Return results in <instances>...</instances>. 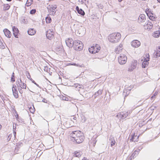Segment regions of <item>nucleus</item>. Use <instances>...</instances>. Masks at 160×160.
I'll list each match as a JSON object with an SVG mask.
<instances>
[{"label": "nucleus", "mask_w": 160, "mask_h": 160, "mask_svg": "<svg viewBox=\"0 0 160 160\" xmlns=\"http://www.w3.org/2000/svg\"><path fill=\"white\" fill-rule=\"evenodd\" d=\"M70 140L74 142L79 144L83 142L84 137L83 133L80 132L74 131L70 134Z\"/></svg>", "instance_id": "f257e3e1"}, {"label": "nucleus", "mask_w": 160, "mask_h": 160, "mask_svg": "<svg viewBox=\"0 0 160 160\" xmlns=\"http://www.w3.org/2000/svg\"><path fill=\"white\" fill-rule=\"evenodd\" d=\"M121 37V34L117 32L110 34L108 39L109 42L114 43L118 42L120 40Z\"/></svg>", "instance_id": "f03ea898"}, {"label": "nucleus", "mask_w": 160, "mask_h": 160, "mask_svg": "<svg viewBox=\"0 0 160 160\" xmlns=\"http://www.w3.org/2000/svg\"><path fill=\"white\" fill-rule=\"evenodd\" d=\"M73 48L76 50L80 51L83 48V44L81 41L75 40L73 42Z\"/></svg>", "instance_id": "7ed1b4c3"}, {"label": "nucleus", "mask_w": 160, "mask_h": 160, "mask_svg": "<svg viewBox=\"0 0 160 160\" xmlns=\"http://www.w3.org/2000/svg\"><path fill=\"white\" fill-rule=\"evenodd\" d=\"M127 59V56L124 54H121L118 58V62L121 65L125 64Z\"/></svg>", "instance_id": "20e7f679"}, {"label": "nucleus", "mask_w": 160, "mask_h": 160, "mask_svg": "<svg viewBox=\"0 0 160 160\" xmlns=\"http://www.w3.org/2000/svg\"><path fill=\"white\" fill-rule=\"evenodd\" d=\"M128 115V112H122L118 113L117 117L118 118H120L121 119H124L126 118Z\"/></svg>", "instance_id": "39448f33"}, {"label": "nucleus", "mask_w": 160, "mask_h": 160, "mask_svg": "<svg viewBox=\"0 0 160 160\" xmlns=\"http://www.w3.org/2000/svg\"><path fill=\"white\" fill-rule=\"evenodd\" d=\"M57 7L56 5H52L49 6V8H48L50 11V13H51L52 12V14L54 15L56 13L55 9Z\"/></svg>", "instance_id": "423d86ee"}, {"label": "nucleus", "mask_w": 160, "mask_h": 160, "mask_svg": "<svg viewBox=\"0 0 160 160\" xmlns=\"http://www.w3.org/2000/svg\"><path fill=\"white\" fill-rule=\"evenodd\" d=\"M12 91L13 94L16 98H18V92L16 86L15 85H13L12 87Z\"/></svg>", "instance_id": "0eeeda50"}, {"label": "nucleus", "mask_w": 160, "mask_h": 160, "mask_svg": "<svg viewBox=\"0 0 160 160\" xmlns=\"http://www.w3.org/2000/svg\"><path fill=\"white\" fill-rule=\"evenodd\" d=\"M67 45L69 48H72L73 46V42L74 41L72 39L68 38V39L65 41Z\"/></svg>", "instance_id": "6e6552de"}, {"label": "nucleus", "mask_w": 160, "mask_h": 160, "mask_svg": "<svg viewBox=\"0 0 160 160\" xmlns=\"http://www.w3.org/2000/svg\"><path fill=\"white\" fill-rule=\"evenodd\" d=\"M153 26V24L152 22H150L148 20V22L146 23H145V24L144 25V28L145 29H151L152 28Z\"/></svg>", "instance_id": "1a4fd4ad"}, {"label": "nucleus", "mask_w": 160, "mask_h": 160, "mask_svg": "<svg viewBox=\"0 0 160 160\" xmlns=\"http://www.w3.org/2000/svg\"><path fill=\"white\" fill-rule=\"evenodd\" d=\"M131 45L133 47L137 48L140 46V42L137 40H134L131 42Z\"/></svg>", "instance_id": "9d476101"}, {"label": "nucleus", "mask_w": 160, "mask_h": 160, "mask_svg": "<svg viewBox=\"0 0 160 160\" xmlns=\"http://www.w3.org/2000/svg\"><path fill=\"white\" fill-rule=\"evenodd\" d=\"M146 16L144 14H141L138 19V22L141 23L142 22H144L146 19Z\"/></svg>", "instance_id": "9b49d317"}, {"label": "nucleus", "mask_w": 160, "mask_h": 160, "mask_svg": "<svg viewBox=\"0 0 160 160\" xmlns=\"http://www.w3.org/2000/svg\"><path fill=\"white\" fill-rule=\"evenodd\" d=\"M12 31L13 32V34L14 37L16 38H18V34L19 32V30L15 26L12 27Z\"/></svg>", "instance_id": "f8f14e48"}, {"label": "nucleus", "mask_w": 160, "mask_h": 160, "mask_svg": "<svg viewBox=\"0 0 160 160\" xmlns=\"http://www.w3.org/2000/svg\"><path fill=\"white\" fill-rule=\"evenodd\" d=\"M46 36L48 39L51 40L53 37V32L50 30L48 31L47 32Z\"/></svg>", "instance_id": "ddd939ff"}, {"label": "nucleus", "mask_w": 160, "mask_h": 160, "mask_svg": "<svg viewBox=\"0 0 160 160\" xmlns=\"http://www.w3.org/2000/svg\"><path fill=\"white\" fill-rule=\"evenodd\" d=\"M76 10L77 12L79 14L83 16L85 14V13L84 11L81 8H79V7L78 6L76 7Z\"/></svg>", "instance_id": "4468645a"}, {"label": "nucleus", "mask_w": 160, "mask_h": 160, "mask_svg": "<svg viewBox=\"0 0 160 160\" xmlns=\"http://www.w3.org/2000/svg\"><path fill=\"white\" fill-rule=\"evenodd\" d=\"M5 35L8 38H10L11 36V32L8 29H5L3 31Z\"/></svg>", "instance_id": "2eb2a0df"}, {"label": "nucleus", "mask_w": 160, "mask_h": 160, "mask_svg": "<svg viewBox=\"0 0 160 160\" xmlns=\"http://www.w3.org/2000/svg\"><path fill=\"white\" fill-rule=\"evenodd\" d=\"M28 33L30 35H33L35 34L36 32V31L34 29H29L28 31Z\"/></svg>", "instance_id": "dca6fc26"}, {"label": "nucleus", "mask_w": 160, "mask_h": 160, "mask_svg": "<svg viewBox=\"0 0 160 160\" xmlns=\"http://www.w3.org/2000/svg\"><path fill=\"white\" fill-rule=\"evenodd\" d=\"M132 137L130 139V141L131 142L133 141L134 142H137L138 141V138H139V136H138L137 137V139H135V134L134 133L133 134L131 135Z\"/></svg>", "instance_id": "f3484780"}, {"label": "nucleus", "mask_w": 160, "mask_h": 160, "mask_svg": "<svg viewBox=\"0 0 160 160\" xmlns=\"http://www.w3.org/2000/svg\"><path fill=\"white\" fill-rule=\"evenodd\" d=\"M88 50L92 54H95L97 52V51H95V48L94 46H92L90 48H89Z\"/></svg>", "instance_id": "a211bd4d"}, {"label": "nucleus", "mask_w": 160, "mask_h": 160, "mask_svg": "<svg viewBox=\"0 0 160 160\" xmlns=\"http://www.w3.org/2000/svg\"><path fill=\"white\" fill-rule=\"evenodd\" d=\"M149 59L147 60L146 59H145V60L142 62V68H145L148 65V61Z\"/></svg>", "instance_id": "6ab92c4d"}, {"label": "nucleus", "mask_w": 160, "mask_h": 160, "mask_svg": "<svg viewBox=\"0 0 160 160\" xmlns=\"http://www.w3.org/2000/svg\"><path fill=\"white\" fill-rule=\"evenodd\" d=\"M137 63L138 62L137 60H133L132 61V63H131L130 65L132 66V67L134 69L136 68Z\"/></svg>", "instance_id": "aec40b11"}, {"label": "nucleus", "mask_w": 160, "mask_h": 160, "mask_svg": "<svg viewBox=\"0 0 160 160\" xmlns=\"http://www.w3.org/2000/svg\"><path fill=\"white\" fill-rule=\"evenodd\" d=\"M102 90L99 89L93 95L95 98H96L98 96L102 94Z\"/></svg>", "instance_id": "412c9836"}, {"label": "nucleus", "mask_w": 160, "mask_h": 160, "mask_svg": "<svg viewBox=\"0 0 160 160\" xmlns=\"http://www.w3.org/2000/svg\"><path fill=\"white\" fill-rule=\"evenodd\" d=\"M3 6V10L4 11L8 10L10 7V5H9L8 4H4Z\"/></svg>", "instance_id": "4be33fe9"}, {"label": "nucleus", "mask_w": 160, "mask_h": 160, "mask_svg": "<svg viewBox=\"0 0 160 160\" xmlns=\"http://www.w3.org/2000/svg\"><path fill=\"white\" fill-rule=\"evenodd\" d=\"M73 86L75 88H83V86L81 85L78 83H76L73 85Z\"/></svg>", "instance_id": "5701e85b"}, {"label": "nucleus", "mask_w": 160, "mask_h": 160, "mask_svg": "<svg viewBox=\"0 0 160 160\" xmlns=\"http://www.w3.org/2000/svg\"><path fill=\"white\" fill-rule=\"evenodd\" d=\"M153 36L154 37L157 38L160 36V31H157L153 33Z\"/></svg>", "instance_id": "b1692460"}, {"label": "nucleus", "mask_w": 160, "mask_h": 160, "mask_svg": "<svg viewBox=\"0 0 160 160\" xmlns=\"http://www.w3.org/2000/svg\"><path fill=\"white\" fill-rule=\"evenodd\" d=\"M154 54L155 56V58L159 57H160V52L159 50H157L155 51Z\"/></svg>", "instance_id": "393cba45"}, {"label": "nucleus", "mask_w": 160, "mask_h": 160, "mask_svg": "<svg viewBox=\"0 0 160 160\" xmlns=\"http://www.w3.org/2000/svg\"><path fill=\"white\" fill-rule=\"evenodd\" d=\"M21 21L24 23H27L28 22V20L25 17H22L21 18Z\"/></svg>", "instance_id": "a878e982"}, {"label": "nucleus", "mask_w": 160, "mask_h": 160, "mask_svg": "<svg viewBox=\"0 0 160 160\" xmlns=\"http://www.w3.org/2000/svg\"><path fill=\"white\" fill-rule=\"evenodd\" d=\"M110 140L111 141V147H112L115 145V142L113 137L110 138Z\"/></svg>", "instance_id": "bb28decb"}, {"label": "nucleus", "mask_w": 160, "mask_h": 160, "mask_svg": "<svg viewBox=\"0 0 160 160\" xmlns=\"http://www.w3.org/2000/svg\"><path fill=\"white\" fill-rule=\"evenodd\" d=\"M94 47L95 48V51H97V52H98L99 51L101 48V47L99 45L97 44H96L95 46H94Z\"/></svg>", "instance_id": "cd10ccee"}, {"label": "nucleus", "mask_w": 160, "mask_h": 160, "mask_svg": "<svg viewBox=\"0 0 160 160\" xmlns=\"http://www.w3.org/2000/svg\"><path fill=\"white\" fill-rule=\"evenodd\" d=\"M19 86L22 88L26 89V85L24 82H23L22 83H21L20 84H19Z\"/></svg>", "instance_id": "c85d7f7f"}, {"label": "nucleus", "mask_w": 160, "mask_h": 160, "mask_svg": "<svg viewBox=\"0 0 160 160\" xmlns=\"http://www.w3.org/2000/svg\"><path fill=\"white\" fill-rule=\"evenodd\" d=\"M32 2V0H27L26 4V6L27 7H29L31 5Z\"/></svg>", "instance_id": "c756f323"}, {"label": "nucleus", "mask_w": 160, "mask_h": 160, "mask_svg": "<svg viewBox=\"0 0 160 160\" xmlns=\"http://www.w3.org/2000/svg\"><path fill=\"white\" fill-rule=\"evenodd\" d=\"M52 21L51 18L50 17H47L46 18V22L47 23H49L51 22Z\"/></svg>", "instance_id": "7c9ffc66"}, {"label": "nucleus", "mask_w": 160, "mask_h": 160, "mask_svg": "<svg viewBox=\"0 0 160 160\" xmlns=\"http://www.w3.org/2000/svg\"><path fill=\"white\" fill-rule=\"evenodd\" d=\"M122 44H120L116 49V51H118V52H119L122 49Z\"/></svg>", "instance_id": "2f4dec72"}, {"label": "nucleus", "mask_w": 160, "mask_h": 160, "mask_svg": "<svg viewBox=\"0 0 160 160\" xmlns=\"http://www.w3.org/2000/svg\"><path fill=\"white\" fill-rule=\"evenodd\" d=\"M75 157H79L81 156V153L80 152H74Z\"/></svg>", "instance_id": "473e14b6"}, {"label": "nucleus", "mask_w": 160, "mask_h": 160, "mask_svg": "<svg viewBox=\"0 0 160 160\" xmlns=\"http://www.w3.org/2000/svg\"><path fill=\"white\" fill-rule=\"evenodd\" d=\"M147 15L151 20L152 21L155 20V18L154 17L152 16V15H150L149 16H148V13H147Z\"/></svg>", "instance_id": "72a5a7b5"}, {"label": "nucleus", "mask_w": 160, "mask_h": 160, "mask_svg": "<svg viewBox=\"0 0 160 160\" xmlns=\"http://www.w3.org/2000/svg\"><path fill=\"white\" fill-rule=\"evenodd\" d=\"M11 82H13L15 81L14 73V72H13L12 73L11 77Z\"/></svg>", "instance_id": "f704fd0d"}, {"label": "nucleus", "mask_w": 160, "mask_h": 160, "mask_svg": "<svg viewBox=\"0 0 160 160\" xmlns=\"http://www.w3.org/2000/svg\"><path fill=\"white\" fill-rule=\"evenodd\" d=\"M138 154V152H137V150H135L134 151V152L132 154L131 157H132L134 158V157H136L135 155H137Z\"/></svg>", "instance_id": "c9c22d12"}, {"label": "nucleus", "mask_w": 160, "mask_h": 160, "mask_svg": "<svg viewBox=\"0 0 160 160\" xmlns=\"http://www.w3.org/2000/svg\"><path fill=\"white\" fill-rule=\"evenodd\" d=\"M30 80L32 81V82L34 83L37 86H38V87L39 88H41L39 86V85L38 84H37L35 82V81L33 80L32 78H31L30 79Z\"/></svg>", "instance_id": "e433bc0d"}, {"label": "nucleus", "mask_w": 160, "mask_h": 160, "mask_svg": "<svg viewBox=\"0 0 160 160\" xmlns=\"http://www.w3.org/2000/svg\"><path fill=\"white\" fill-rule=\"evenodd\" d=\"M134 69L133 68L132 66L130 65L129 67L128 68V71L129 72H132V71Z\"/></svg>", "instance_id": "4c0bfd02"}, {"label": "nucleus", "mask_w": 160, "mask_h": 160, "mask_svg": "<svg viewBox=\"0 0 160 160\" xmlns=\"http://www.w3.org/2000/svg\"><path fill=\"white\" fill-rule=\"evenodd\" d=\"M36 10L35 9H32L30 11V13L31 14H35L36 12Z\"/></svg>", "instance_id": "58836bf2"}, {"label": "nucleus", "mask_w": 160, "mask_h": 160, "mask_svg": "<svg viewBox=\"0 0 160 160\" xmlns=\"http://www.w3.org/2000/svg\"><path fill=\"white\" fill-rule=\"evenodd\" d=\"M20 87H19V86H18V88L19 90V92L21 93L22 94L23 93V91L22 89L21 88H20Z\"/></svg>", "instance_id": "ea45409f"}, {"label": "nucleus", "mask_w": 160, "mask_h": 160, "mask_svg": "<svg viewBox=\"0 0 160 160\" xmlns=\"http://www.w3.org/2000/svg\"><path fill=\"white\" fill-rule=\"evenodd\" d=\"M33 108H34L33 107ZM29 109L30 112L32 113H33L35 111L34 108V109L32 108L31 107L29 108Z\"/></svg>", "instance_id": "a19ab883"}, {"label": "nucleus", "mask_w": 160, "mask_h": 160, "mask_svg": "<svg viewBox=\"0 0 160 160\" xmlns=\"http://www.w3.org/2000/svg\"><path fill=\"white\" fill-rule=\"evenodd\" d=\"M29 49L30 51L32 52H34L35 50L34 48L32 47H31L30 48H29Z\"/></svg>", "instance_id": "79ce46f5"}, {"label": "nucleus", "mask_w": 160, "mask_h": 160, "mask_svg": "<svg viewBox=\"0 0 160 160\" xmlns=\"http://www.w3.org/2000/svg\"><path fill=\"white\" fill-rule=\"evenodd\" d=\"M62 100H63L67 101L68 98L64 96H63L62 98Z\"/></svg>", "instance_id": "37998d69"}, {"label": "nucleus", "mask_w": 160, "mask_h": 160, "mask_svg": "<svg viewBox=\"0 0 160 160\" xmlns=\"http://www.w3.org/2000/svg\"><path fill=\"white\" fill-rule=\"evenodd\" d=\"M157 93H158L157 92H155L154 94L151 97V98L152 99V98H155V96L157 95Z\"/></svg>", "instance_id": "c03bdc74"}, {"label": "nucleus", "mask_w": 160, "mask_h": 160, "mask_svg": "<svg viewBox=\"0 0 160 160\" xmlns=\"http://www.w3.org/2000/svg\"><path fill=\"white\" fill-rule=\"evenodd\" d=\"M146 13L147 14L148 13H151L150 11H149V9H146Z\"/></svg>", "instance_id": "a18cd8bd"}, {"label": "nucleus", "mask_w": 160, "mask_h": 160, "mask_svg": "<svg viewBox=\"0 0 160 160\" xmlns=\"http://www.w3.org/2000/svg\"><path fill=\"white\" fill-rule=\"evenodd\" d=\"M27 77L28 79H30L31 78L30 74L29 72H28V74L27 75Z\"/></svg>", "instance_id": "49530a36"}, {"label": "nucleus", "mask_w": 160, "mask_h": 160, "mask_svg": "<svg viewBox=\"0 0 160 160\" xmlns=\"http://www.w3.org/2000/svg\"><path fill=\"white\" fill-rule=\"evenodd\" d=\"M42 102H45V103H47V100H46V99H45V98H43L42 100Z\"/></svg>", "instance_id": "de8ad7c7"}, {"label": "nucleus", "mask_w": 160, "mask_h": 160, "mask_svg": "<svg viewBox=\"0 0 160 160\" xmlns=\"http://www.w3.org/2000/svg\"><path fill=\"white\" fill-rule=\"evenodd\" d=\"M16 84L17 85V87L18 86H19L18 85L19 84H20V83L19 82V80L17 81L16 82Z\"/></svg>", "instance_id": "09e8293b"}, {"label": "nucleus", "mask_w": 160, "mask_h": 160, "mask_svg": "<svg viewBox=\"0 0 160 160\" xmlns=\"http://www.w3.org/2000/svg\"><path fill=\"white\" fill-rule=\"evenodd\" d=\"M72 65H74V66H78V65H76V63H73Z\"/></svg>", "instance_id": "8fccbe9b"}, {"label": "nucleus", "mask_w": 160, "mask_h": 160, "mask_svg": "<svg viewBox=\"0 0 160 160\" xmlns=\"http://www.w3.org/2000/svg\"><path fill=\"white\" fill-rule=\"evenodd\" d=\"M82 160H87V158H85V157H84V158H83V159H82Z\"/></svg>", "instance_id": "3c124183"}, {"label": "nucleus", "mask_w": 160, "mask_h": 160, "mask_svg": "<svg viewBox=\"0 0 160 160\" xmlns=\"http://www.w3.org/2000/svg\"><path fill=\"white\" fill-rule=\"evenodd\" d=\"M157 50H159L160 52V46L158 47V49H157Z\"/></svg>", "instance_id": "603ef678"}, {"label": "nucleus", "mask_w": 160, "mask_h": 160, "mask_svg": "<svg viewBox=\"0 0 160 160\" xmlns=\"http://www.w3.org/2000/svg\"><path fill=\"white\" fill-rule=\"evenodd\" d=\"M19 82L20 83H23V82H22V81L21 79H20Z\"/></svg>", "instance_id": "864d4df0"}, {"label": "nucleus", "mask_w": 160, "mask_h": 160, "mask_svg": "<svg viewBox=\"0 0 160 160\" xmlns=\"http://www.w3.org/2000/svg\"><path fill=\"white\" fill-rule=\"evenodd\" d=\"M153 15V14L152 13H148V16H149L150 15Z\"/></svg>", "instance_id": "5fc2aeb1"}, {"label": "nucleus", "mask_w": 160, "mask_h": 160, "mask_svg": "<svg viewBox=\"0 0 160 160\" xmlns=\"http://www.w3.org/2000/svg\"><path fill=\"white\" fill-rule=\"evenodd\" d=\"M14 136H15L16 135V132H14Z\"/></svg>", "instance_id": "6e6d98bb"}, {"label": "nucleus", "mask_w": 160, "mask_h": 160, "mask_svg": "<svg viewBox=\"0 0 160 160\" xmlns=\"http://www.w3.org/2000/svg\"><path fill=\"white\" fill-rule=\"evenodd\" d=\"M140 149H138V151H137V152H138V153H139V152H140Z\"/></svg>", "instance_id": "4d7b16f0"}, {"label": "nucleus", "mask_w": 160, "mask_h": 160, "mask_svg": "<svg viewBox=\"0 0 160 160\" xmlns=\"http://www.w3.org/2000/svg\"><path fill=\"white\" fill-rule=\"evenodd\" d=\"M140 149H138V151H137V152H138V153H139V152H140Z\"/></svg>", "instance_id": "13d9d810"}, {"label": "nucleus", "mask_w": 160, "mask_h": 160, "mask_svg": "<svg viewBox=\"0 0 160 160\" xmlns=\"http://www.w3.org/2000/svg\"><path fill=\"white\" fill-rule=\"evenodd\" d=\"M2 128V125L0 124V130L1 129V128Z\"/></svg>", "instance_id": "bf43d9fd"}, {"label": "nucleus", "mask_w": 160, "mask_h": 160, "mask_svg": "<svg viewBox=\"0 0 160 160\" xmlns=\"http://www.w3.org/2000/svg\"><path fill=\"white\" fill-rule=\"evenodd\" d=\"M118 1L119 2H121L123 0H118Z\"/></svg>", "instance_id": "052dcab7"}, {"label": "nucleus", "mask_w": 160, "mask_h": 160, "mask_svg": "<svg viewBox=\"0 0 160 160\" xmlns=\"http://www.w3.org/2000/svg\"><path fill=\"white\" fill-rule=\"evenodd\" d=\"M7 1H12V0H6Z\"/></svg>", "instance_id": "680f3d73"}, {"label": "nucleus", "mask_w": 160, "mask_h": 160, "mask_svg": "<svg viewBox=\"0 0 160 160\" xmlns=\"http://www.w3.org/2000/svg\"><path fill=\"white\" fill-rule=\"evenodd\" d=\"M157 0L158 1V2H160V0Z\"/></svg>", "instance_id": "e2e57ef3"}, {"label": "nucleus", "mask_w": 160, "mask_h": 160, "mask_svg": "<svg viewBox=\"0 0 160 160\" xmlns=\"http://www.w3.org/2000/svg\"><path fill=\"white\" fill-rule=\"evenodd\" d=\"M59 79H61V77H59Z\"/></svg>", "instance_id": "0e129e2a"}, {"label": "nucleus", "mask_w": 160, "mask_h": 160, "mask_svg": "<svg viewBox=\"0 0 160 160\" xmlns=\"http://www.w3.org/2000/svg\"><path fill=\"white\" fill-rule=\"evenodd\" d=\"M16 150H17L16 148H15V151H16Z\"/></svg>", "instance_id": "69168bd1"}, {"label": "nucleus", "mask_w": 160, "mask_h": 160, "mask_svg": "<svg viewBox=\"0 0 160 160\" xmlns=\"http://www.w3.org/2000/svg\"><path fill=\"white\" fill-rule=\"evenodd\" d=\"M80 29H79V30L78 31L79 32V31H80Z\"/></svg>", "instance_id": "338daca9"}, {"label": "nucleus", "mask_w": 160, "mask_h": 160, "mask_svg": "<svg viewBox=\"0 0 160 160\" xmlns=\"http://www.w3.org/2000/svg\"><path fill=\"white\" fill-rule=\"evenodd\" d=\"M128 90H130V89H128Z\"/></svg>", "instance_id": "774afa93"}]
</instances>
